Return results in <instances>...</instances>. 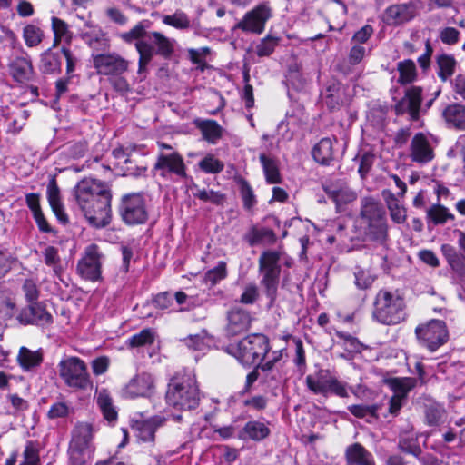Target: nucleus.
I'll use <instances>...</instances> for the list:
<instances>
[{"label": "nucleus", "instance_id": "obj_1", "mask_svg": "<svg viewBox=\"0 0 465 465\" xmlns=\"http://www.w3.org/2000/svg\"><path fill=\"white\" fill-rule=\"evenodd\" d=\"M74 195L91 225L100 228L109 224L112 195L107 183L91 177L84 178L74 186Z\"/></svg>", "mask_w": 465, "mask_h": 465}, {"label": "nucleus", "instance_id": "obj_2", "mask_svg": "<svg viewBox=\"0 0 465 465\" xmlns=\"http://www.w3.org/2000/svg\"><path fill=\"white\" fill-rule=\"evenodd\" d=\"M372 318L383 325H396L406 319L404 298L398 291L380 290L373 302Z\"/></svg>", "mask_w": 465, "mask_h": 465}, {"label": "nucleus", "instance_id": "obj_3", "mask_svg": "<svg viewBox=\"0 0 465 465\" xmlns=\"http://www.w3.org/2000/svg\"><path fill=\"white\" fill-rule=\"evenodd\" d=\"M166 403L179 410H192L198 406L200 391L192 374H178L169 382L165 394Z\"/></svg>", "mask_w": 465, "mask_h": 465}, {"label": "nucleus", "instance_id": "obj_4", "mask_svg": "<svg viewBox=\"0 0 465 465\" xmlns=\"http://www.w3.org/2000/svg\"><path fill=\"white\" fill-rule=\"evenodd\" d=\"M174 39L169 38L160 32H149L147 39L135 43V49L139 54L137 73L144 74L155 54L170 58L174 53Z\"/></svg>", "mask_w": 465, "mask_h": 465}, {"label": "nucleus", "instance_id": "obj_5", "mask_svg": "<svg viewBox=\"0 0 465 465\" xmlns=\"http://www.w3.org/2000/svg\"><path fill=\"white\" fill-rule=\"evenodd\" d=\"M269 351V340L261 333L248 335L236 344H230L226 351L245 366H259Z\"/></svg>", "mask_w": 465, "mask_h": 465}, {"label": "nucleus", "instance_id": "obj_6", "mask_svg": "<svg viewBox=\"0 0 465 465\" xmlns=\"http://www.w3.org/2000/svg\"><path fill=\"white\" fill-rule=\"evenodd\" d=\"M58 372L64 384L74 391H86L93 386L87 366L78 357L69 356L61 360Z\"/></svg>", "mask_w": 465, "mask_h": 465}, {"label": "nucleus", "instance_id": "obj_7", "mask_svg": "<svg viewBox=\"0 0 465 465\" xmlns=\"http://www.w3.org/2000/svg\"><path fill=\"white\" fill-rule=\"evenodd\" d=\"M361 214L368 224L367 234L374 241L385 242L388 237V225L383 207L372 198H365Z\"/></svg>", "mask_w": 465, "mask_h": 465}, {"label": "nucleus", "instance_id": "obj_8", "mask_svg": "<svg viewBox=\"0 0 465 465\" xmlns=\"http://www.w3.org/2000/svg\"><path fill=\"white\" fill-rule=\"evenodd\" d=\"M415 332L421 345L430 351H435L448 340L447 327L444 322L440 320H432L419 325Z\"/></svg>", "mask_w": 465, "mask_h": 465}, {"label": "nucleus", "instance_id": "obj_9", "mask_svg": "<svg viewBox=\"0 0 465 465\" xmlns=\"http://www.w3.org/2000/svg\"><path fill=\"white\" fill-rule=\"evenodd\" d=\"M120 214L123 221L130 225L145 223L148 213L143 195L139 193L124 195L120 205Z\"/></svg>", "mask_w": 465, "mask_h": 465}, {"label": "nucleus", "instance_id": "obj_10", "mask_svg": "<svg viewBox=\"0 0 465 465\" xmlns=\"http://www.w3.org/2000/svg\"><path fill=\"white\" fill-rule=\"evenodd\" d=\"M97 74L104 76L122 75L128 70L129 62L116 53L92 54Z\"/></svg>", "mask_w": 465, "mask_h": 465}, {"label": "nucleus", "instance_id": "obj_11", "mask_svg": "<svg viewBox=\"0 0 465 465\" xmlns=\"http://www.w3.org/2000/svg\"><path fill=\"white\" fill-rule=\"evenodd\" d=\"M155 391V380L148 372L138 373L129 380L121 390V396L125 399L149 398Z\"/></svg>", "mask_w": 465, "mask_h": 465}, {"label": "nucleus", "instance_id": "obj_12", "mask_svg": "<svg viewBox=\"0 0 465 465\" xmlns=\"http://www.w3.org/2000/svg\"><path fill=\"white\" fill-rule=\"evenodd\" d=\"M272 16L271 7L262 3L247 12L234 28L243 32L260 35L264 31L267 21Z\"/></svg>", "mask_w": 465, "mask_h": 465}, {"label": "nucleus", "instance_id": "obj_13", "mask_svg": "<svg viewBox=\"0 0 465 465\" xmlns=\"http://www.w3.org/2000/svg\"><path fill=\"white\" fill-rule=\"evenodd\" d=\"M153 170L162 177L174 174L179 178L186 176V166L183 156L176 151L159 152Z\"/></svg>", "mask_w": 465, "mask_h": 465}, {"label": "nucleus", "instance_id": "obj_14", "mask_svg": "<svg viewBox=\"0 0 465 465\" xmlns=\"http://www.w3.org/2000/svg\"><path fill=\"white\" fill-rule=\"evenodd\" d=\"M102 253L95 244L87 246L83 258L78 262L77 270L80 275L90 281H96L101 274Z\"/></svg>", "mask_w": 465, "mask_h": 465}, {"label": "nucleus", "instance_id": "obj_15", "mask_svg": "<svg viewBox=\"0 0 465 465\" xmlns=\"http://www.w3.org/2000/svg\"><path fill=\"white\" fill-rule=\"evenodd\" d=\"M434 149L430 139L422 133L416 134L411 143L410 157L412 162L425 164L434 158Z\"/></svg>", "mask_w": 465, "mask_h": 465}, {"label": "nucleus", "instance_id": "obj_16", "mask_svg": "<svg viewBox=\"0 0 465 465\" xmlns=\"http://www.w3.org/2000/svg\"><path fill=\"white\" fill-rule=\"evenodd\" d=\"M421 93L420 87L412 86L409 88L404 97L395 105V112L397 114H403L408 113L411 120L415 121L419 118L420 109L421 104Z\"/></svg>", "mask_w": 465, "mask_h": 465}, {"label": "nucleus", "instance_id": "obj_17", "mask_svg": "<svg viewBox=\"0 0 465 465\" xmlns=\"http://www.w3.org/2000/svg\"><path fill=\"white\" fill-rule=\"evenodd\" d=\"M166 419L163 416L156 415L148 420H136L132 423L137 439L143 442H153L154 433L157 428L165 423Z\"/></svg>", "mask_w": 465, "mask_h": 465}, {"label": "nucleus", "instance_id": "obj_18", "mask_svg": "<svg viewBox=\"0 0 465 465\" xmlns=\"http://www.w3.org/2000/svg\"><path fill=\"white\" fill-rule=\"evenodd\" d=\"M250 313L241 308L235 307L227 313L226 332L228 335H238L247 331L251 326Z\"/></svg>", "mask_w": 465, "mask_h": 465}, {"label": "nucleus", "instance_id": "obj_19", "mask_svg": "<svg viewBox=\"0 0 465 465\" xmlns=\"http://www.w3.org/2000/svg\"><path fill=\"white\" fill-rule=\"evenodd\" d=\"M414 13V6L411 4L393 5L386 9L383 20L388 25H396L411 20Z\"/></svg>", "mask_w": 465, "mask_h": 465}, {"label": "nucleus", "instance_id": "obj_20", "mask_svg": "<svg viewBox=\"0 0 465 465\" xmlns=\"http://www.w3.org/2000/svg\"><path fill=\"white\" fill-rule=\"evenodd\" d=\"M333 375L329 371L321 370L315 375H308L306 377V385L310 391L315 394H329V387Z\"/></svg>", "mask_w": 465, "mask_h": 465}, {"label": "nucleus", "instance_id": "obj_21", "mask_svg": "<svg viewBox=\"0 0 465 465\" xmlns=\"http://www.w3.org/2000/svg\"><path fill=\"white\" fill-rule=\"evenodd\" d=\"M381 195L386 203L390 216L396 223H403L407 219V211L399 198L390 190H383Z\"/></svg>", "mask_w": 465, "mask_h": 465}, {"label": "nucleus", "instance_id": "obj_22", "mask_svg": "<svg viewBox=\"0 0 465 465\" xmlns=\"http://www.w3.org/2000/svg\"><path fill=\"white\" fill-rule=\"evenodd\" d=\"M345 458L349 465H370L374 461L372 454L360 443L348 446Z\"/></svg>", "mask_w": 465, "mask_h": 465}, {"label": "nucleus", "instance_id": "obj_23", "mask_svg": "<svg viewBox=\"0 0 465 465\" xmlns=\"http://www.w3.org/2000/svg\"><path fill=\"white\" fill-rule=\"evenodd\" d=\"M442 116L450 127L459 130L465 129V105L460 104H449L443 110Z\"/></svg>", "mask_w": 465, "mask_h": 465}, {"label": "nucleus", "instance_id": "obj_24", "mask_svg": "<svg viewBox=\"0 0 465 465\" xmlns=\"http://www.w3.org/2000/svg\"><path fill=\"white\" fill-rule=\"evenodd\" d=\"M17 361L24 371H31L42 363L43 352L41 350L31 351L26 347H21Z\"/></svg>", "mask_w": 465, "mask_h": 465}, {"label": "nucleus", "instance_id": "obj_25", "mask_svg": "<svg viewBox=\"0 0 465 465\" xmlns=\"http://www.w3.org/2000/svg\"><path fill=\"white\" fill-rule=\"evenodd\" d=\"M47 198L49 204L57 219L60 222L65 223L68 218L61 203L59 188L56 185L54 180L51 181L47 186Z\"/></svg>", "mask_w": 465, "mask_h": 465}, {"label": "nucleus", "instance_id": "obj_26", "mask_svg": "<svg viewBox=\"0 0 465 465\" xmlns=\"http://www.w3.org/2000/svg\"><path fill=\"white\" fill-rule=\"evenodd\" d=\"M269 434L270 430L265 423L258 420H251L244 425L240 438L243 440H262L268 437Z\"/></svg>", "mask_w": 465, "mask_h": 465}, {"label": "nucleus", "instance_id": "obj_27", "mask_svg": "<svg viewBox=\"0 0 465 465\" xmlns=\"http://www.w3.org/2000/svg\"><path fill=\"white\" fill-rule=\"evenodd\" d=\"M313 159L322 165H328L333 159V143L330 138H322L312 148Z\"/></svg>", "mask_w": 465, "mask_h": 465}, {"label": "nucleus", "instance_id": "obj_28", "mask_svg": "<svg viewBox=\"0 0 465 465\" xmlns=\"http://www.w3.org/2000/svg\"><path fill=\"white\" fill-rule=\"evenodd\" d=\"M387 384L394 395L406 400L408 393L417 385V380L412 377L391 378Z\"/></svg>", "mask_w": 465, "mask_h": 465}, {"label": "nucleus", "instance_id": "obj_29", "mask_svg": "<svg viewBox=\"0 0 465 465\" xmlns=\"http://www.w3.org/2000/svg\"><path fill=\"white\" fill-rule=\"evenodd\" d=\"M10 73L18 82H24L31 77L33 66L31 62L25 57H16L9 65Z\"/></svg>", "mask_w": 465, "mask_h": 465}, {"label": "nucleus", "instance_id": "obj_30", "mask_svg": "<svg viewBox=\"0 0 465 465\" xmlns=\"http://www.w3.org/2000/svg\"><path fill=\"white\" fill-rule=\"evenodd\" d=\"M82 38L94 51H104L109 47L105 34L100 28L94 27L83 33Z\"/></svg>", "mask_w": 465, "mask_h": 465}, {"label": "nucleus", "instance_id": "obj_31", "mask_svg": "<svg viewBox=\"0 0 465 465\" xmlns=\"http://www.w3.org/2000/svg\"><path fill=\"white\" fill-rule=\"evenodd\" d=\"M328 194L336 203L338 210H341L345 205L354 202L357 198V193L347 185L330 189L328 191Z\"/></svg>", "mask_w": 465, "mask_h": 465}, {"label": "nucleus", "instance_id": "obj_32", "mask_svg": "<svg viewBox=\"0 0 465 465\" xmlns=\"http://www.w3.org/2000/svg\"><path fill=\"white\" fill-rule=\"evenodd\" d=\"M260 272L262 275L261 284L264 287L267 296L272 302L276 297L281 271L269 269L260 270Z\"/></svg>", "mask_w": 465, "mask_h": 465}, {"label": "nucleus", "instance_id": "obj_33", "mask_svg": "<svg viewBox=\"0 0 465 465\" xmlns=\"http://www.w3.org/2000/svg\"><path fill=\"white\" fill-rule=\"evenodd\" d=\"M96 402L104 414V417L108 421L115 420L117 418V411L113 405V399L109 391L105 389L97 391Z\"/></svg>", "mask_w": 465, "mask_h": 465}, {"label": "nucleus", "instance_id": "obj_34", "mask_svg": "<svg viewBox=\"0 0 465 465\" xmlns=\"http://www.w3.org/2000/svg\"><path fill=\"white\" fill-rule=\"evenodd\" d=\"M162 22L177 30H189L193 27V23L188 15L180 9L176 10L172 15H163Z\"/></svg>", "mask_w": 465, "mask_h": 465}, {"label": "nucleus", "instance_id": "obj_35", "mask_svg": "<svg viewBox=\"0 0 465 465\" xmlns=\"http://www.w3.org/2000/svg\"><path fill=\"white\" fill-rule=\"evenodd\" d=\"M195 124L203 138L212 143H215L222 135V127L213 120H196Z\"/></svg>", "mask_w": 465, "mask_h": 465}, {"label": "nucleus", "instance_id": "obj_36", "mask_svg": "<svg viewBox=\"0 0 465 465\" xmlns=\"http://www.w3.org/2000/svg\"><path fill=\"white\" fill-rule=\"evenodd\" d=\"M260 162L268 183H281V175L278 163L275 159L267 156L264 153L260 154Z\"/></svg>", "mask_w": 465, "mask_h": 465}, {"label": "nucleus", "instance_id": "obj_37", "mask_svg": "<svg viewBox=\"0 0 465 465\" xmlns=\"http://www.w3.org/2000/svg\"><path fill=\"white\" fill-rule=\"evenodd\" d=\"M399 72L398 83L404 85L413 83L417 78L415 63L411 59H405L397 64Z\"/></svg>", "mask_w": 465, "mask_h": 465}, {"label": "nucleus", "instance_id": "obj_38", "mask_svg": "<svg viewBox=\"0 0 465 465\" xmlns=\"http://www.w3.org/2000/svg\"><path fill=\"white\" fill-rule=\"evenodd\" d=\"M248 242L250 245L256 244H271L276 240L275 233L268 228H252L248 234Z\"/></svg>", "mask_w": 465, "mask_h": 465}, {"label": "nucleus", "instance_id": "obj_39", "mask_svg": "<svg viewBox=\"0 0 465 465\" xmlns=\"http://www.w3.org/2000/svg\"><path fill=\"white\" fill-rule=\"evenodd\" d=\"M426 213L428 221L435 225L443 224L448 220L454 218L450 210L440 204H433L427 210Z\"/></svg>", "mask_w": 465, "mask_h": 465}, {"label": "nucleus", "instance_id": "obj_40", "mask_svg": "<svg viewBox=\"0 0 465 465\" xmlns=\"http://www.w3.org/2000/svg\"><path fill=\"white\" fill-rule=\"evenodd\" d=\"M40 69L45 74H55L60 72L61 58L58 54L47 50L41 56Z\"/></svg>", "mask_w": 465, "mask_h": 465}, {"label": "nucleus", "instance_id": "obj_41", "mask_svg": "<svg viewBox=\"0 0 465 465\" xmlns=\"http://www.w3.org/2000/svg\"><path fill=\"white\" fill-rule=\"evenodd\" d=\"M437 64L439 67V77L442 81H446L448 77L453 74L456 62L452 56L448 54H441L437 58Z\"/></svg>", "mask_w": 465, "mask_h": 465}, {"label": "nucleus", "instance_id": "obj_42", "mask_svg": "<svg viewBox=\"0 0 465 465\" xmlns=\"http://www.w3.org/2000/svg\"><path fill=\"white\" fill-rule=\"evenodd\" d=\"M281 252L278 251H266L263 252L259 258V269L269 270L276 269L281 271L279 261Z\"/></svg>", "mask_w": 465, "mask_h": 465}, {"label": "nucleus", "instance_id": "obj_43", "mask_svg": "<svg viewBox=\"0 0 465 465\" xmlns=\"http://www.w3.org/2000/svg\"><path fill=\"white\" fill-rule=\"evenodd\" d=\"M208 336L205 331L200 333L189 335L181 341L189 349L193 351H203L208 347Z\"/></svg>", "mask_w": 465, "mask_h": 465}, {"label": "nucleus", "instance_id": "obj_44", "mask_svg": "<svg viewBox=\"0 0 465 465\" xmlns=\"http://www.w3.org/2000/svg\"><path fill=\"white\" fill-rule=\"evenodd\" d=\"M227 276V267L226 262L223 261H220L217 265L207 271L204 275V281L206 283H210L211 285H215L220 281L225 279Z\"/></svg>", "mask_w": 465, "mask_h": 465}, {"label": "nucleus", "instance_id": "obj_45", "mask_svg": "<svg viewBox=\"0 0 465 465\" xmlns=\"http://www.w3.org/2000/svg\"><path fill=\"white\" fill-rule=\"evenodd\" d=\"M23 36L27 46L33 47L38 45L43 38L42 30L34 25H28L24 28Z\"/></svg>", "mask_w": 465, "mask_h": 465}, {"label": "nucleus", "instance_id": "obj_46", "mask_svg": "<svg viewBox=\"0 0 465 465\" xmlns=\"http://www.w3.org/2000/svg\"><path fill=\"white\" fill-rule=\"evenodd\" d=\"M154 340V333L150 329H143L139 333L130 337L127 344L130 347H141L147 344H152Z\"/></svg>", "mask_w": 465, "mask_h": 465}, {"label": "nucleus", "instance_id": "obj_47", "mask_svg": "<svg viewBox=\"0 0 465 465\" xmlns=\"http://www.w3.org/2000/svg\"><path fill=\"white\" fill-rule=\"evenodd\" d=\"M199 167L207 173H218L223 170V163L213 155H207L199 162Z\"/></svg>", "mask_w": 465, "mask_h": 465}, {"label": "nucleus", "instance_id": "obj_48", "mask_svg": "<svg viewBox=\"0 0 465 465\" xmlns=\"http://www.w3.org/2000/svg\"><path fill=\"white\" fill-rule=\"evenodd\" d=\"M441 252L445 259L447 260L450 267L454 271L459 268V264L462 262V256L457 252L455 247L450 244H442Z\"/></svg>", "mask_w": 465, "mask_h": 465}, {"label": "nucleus", "instance_id": "obj_49", "mask_svg": "<svg viewBox=\"0 0 465 465\" xmlns=\"http://www.w3.org/2000/svg\"><path fill=\"white\" fill-rule=\"evenodd\" d=\"M148 33L146 32V27L143 25V22L138 23L136 25H134L132 29H130L128 32L122 33L120 35V37L125 42V43H131L134 40L141 41L143 37L147 38Z\"/></svg>", "mask_w": 465, "mask_h": 465}, {"label": "nucleus", "instance_id": "obj_50", "mask_svg": "<svg viewBox=\"0 0 465 465\" xmlns=\"http://www.w3.org/2000/svg\"><path fill=\"white\" fill-rule=\"evenodd\" d=\"M33 315V324L45 325L52 322V315L40 303L31 304Z\"/></svg>", "mask_w": 465, "mask_h": 465}, {"label": "nucleus", "instance_id": "obj_51", "mask_svg": "<svg viewBox=\"0 0 465 465\" xmlns=\"http://www.w3.org/2000/svg\"><path fill=\"white\" fill-rule=\"evenodd\" d=\"M279 39L273 36H266L256 46V54L258 56L270 55L278 45Z\"/></svg>", "mask_w": 465, "mask_h": 465}, {"label": "nucleus", "instance_id": "obj_52", "mask_svg": "<svg viewBox=\"0 0 465 465\" xmlns=\"http://www.w3.org/2000/svg\"><path fill=\"white\" fill-rule=\"evenodd\" d=\"M399 449L406 453L419 457L421 454V449L415 440L401 436L399 440Z\"/></svg>", "mask_w": 465, "mask_h": 465}, {"label": "nucleus", "instance_id": "obj_53", "mask_svg": "<svg viewBox=\"0 0 465 465\" xmlns=\"http://www.w3.org/2000/svg\"><path fill=\"white\" fill-rule=\"evenodd\" d=\"M350 412L357 418H364L368 415L371 417L377 416L379 407L377 405H351L348 407Z\"/></svg>", "mask_w": 465, "mask_h": 465}, {"label": "nucleus", "instance_id": "obj_54", "mask_svg": "<svg viewBox=\"0 0 465 465\" xmlns=\"http://www.w3.org/2000/svg\"><path fill=\"white\" fill-rule=\"evenodd\" d=\"M70 411L71 408L66 402L57 401L51 405L47 412V417L51 420L65 418L69 415Z\"/></svg>", "mask_w": 465, "mask_h": 465}, {"label": "nucleus", "instance_id": "obj_55", "mask_svg": "<svg viewBox=\"0 0 465 465\" xmlns=\"http://www.w3.org/2000/svg\"><path fill=\"white\" fill-rule=\"evenodd\" d=\"M193 194L203 202H210L214 204L222 203L224 199L222 193L213 190L198 189Z\"/></svg>", "mask_w": 465, "mask_h": 465}, {"label": "nucleus", "instance_id": "obj_56", "mask_svg": "<svg viewBox=\"0 0 465 465\" xmlns=\"http://www.w3.org/2000/svg\"><path fill=\"white\" fill-rule=\"evenodd\" d=\"M52 28L54 35V46H56L61 39L66 35L68 33V26L66 23L60 18L53 17L52 18Z\"/></svg>", "mask_w": 465, "mask_h": 465}, {"label": "nucleus", "instance_id": "obj_57", "mask_svg": "<svg viewBox=\"0 0 465 465\" xmlns=\"http://www.w3.org/2000/svg\"><path fill=\"white\" fill-rule=\"evenodd\" d=\"M241 195L243 202V206L246 209H251L256 203L253 191L251 185L245 181H242L241 183Z\"/></svg>", "mask_w": 465, "mask_h": 465}, {"label": "nucleus", "instance_id": "obj_58", "mask_svg": "<svg viewBox=\"0 0 465 465\" xmlns=\"http://www.w3.org/2000/svg\"><path fill=\"white\" fill-rule=\"evenodd\" d=\"M211 50L209 47H201L198 49L190 48L188 54L191 62L197 65H203L204 64L203 58L210 54Z\"/></svg>", "mask_w": 465, "mask_h": 465}, {"label": "nucleus", "instance_id": "obj_59", "mask_svg": "<svg viewBox=\"0 0 465 465\" xmlns=\"http://www.w3.org/2000/svg\"><path fill=\"white\" fill-rule=\"evenodd\" d=\"M329 385V394L331 393L341 398L348 397L347 383L339 381L335 376H333L331 382Z\"/></svg>", "mask_w": 465, "mask_h": 465}, {"label": "nucleus", "instance_id": "obj_60", "mask_svg": "<svg viewBox=\"0 0 465 465\" xmlns=\"http://www.w3.org/2000/svg\"><path fill=\"white\" fill-rule=\"evenodd\" d=\"M460 32L454 27H445L440 33V38L446 45H454L458 42Z\"/></svg>", "mask_w": 465, "mask_h": 465}, {"label": "nucleus", "instance_id": "obj_61", "mask_svg": "<svg viewBox=\"0 0 465 465\" xmlns=\"http://www.w3.org/2000/svg\"><path fill=\"white\" fill-rule=\"evenodd\" d=\"M258 298V288L255 284H249L245 287L240 297V302L244 304H252Z\"/></svg>", "mask_w": 465, "mask_h": 465}, {"label": "nucleus", "instance_id": "obj_62", "mask_svg": "<svg viewBox=\"0 0 465 465\" xmlns=\"http://www.w3.org/2000/svg\"><path fill=\"white\" fill-rule=\"evenodd\" d=\"M374 282V278L367 272L362 270L355 272V284L360 289L369 288Z\"/></svg>", "mask_w": 465, "mask_h": 465}, {"label": "nucleus", "instance_id": "obj_63", "mask_svg": "<svg viewBox=\"0 0 465 465\" xmlns=\"http://www.w3.org/2000/svg\"><path fill=\"white\" fill-rule=\"evenodd\" d=\"M43 255L45 264L53 268H54L60 261L58 251L54 246L46 247L43 252Z\"/></svg>", "mask_w": 465, "mask_h": 465}, {"label": "nucleus", "instance_id": "obj_64", "mask_svg": "<svg viewBox=\"0 0 465 465\" xmlns=\"http://www.w3.org/2000/svg\"><path fill=\"white\" fill-rule=\"evenodd\" d=\"M24 462L21 465H39V456L37 450L30 444L24 451Z\"/></svg>", "mask_w": 465, "mask_h": 465}]
</instances>
